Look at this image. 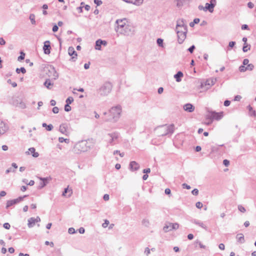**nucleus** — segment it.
<instances>
[{
    "mask_svg": "<svg viewBox=\"0 0 256 256\" xmlns=\"http://www.w3.org/2000/svg\"><path fill=\"white\" fill-rule=\"evenodd\" d=\"M59 131L63 134L65 136H68L69 132L68 130V127L66 124H62L60 126Z\"/></svg>",
    "mask_w": 256,
    "mask_h": 256,
    "instance_id": "14",
    "label": "nucleus"
},
{
    "mask_svg": "<svg viewBox=\"0 0 256 256\" xmlns=\"http://www.w3.org/2000/svg\"><path fill=\"white\" fill-rule=\"evenodd\" d=\"M7 82L9 84H11L13 88H15L17 86V84L16 82H12L10 79H8L7 80Z\"/></svg>",
    "mask_w": 256,
    "mask_h": 256,
    "instance_id": "44",
    "label": "nucleus"
},
{
    "mask_svg": "<svg viewBox=\"0 0 256 256\" xmlns=\"http://www.w3.org/2000/svg\"><path fill=\"white\" fill-rule=\"evenodd\" d=\"M64 110H65V111H66L67 112L70 111L71 107L70 106V104H66L65 105V106H64Z\"/></svg>",
    "mask_w": 256,
    "mask_h": 256,
    "instance_id": "48",
    "label": "nucleus"
},
{
    "mask_svg": "<svg viewBox=\"0 0 256 256\" xmlns=\"http://www.w3.org/2000/svg\"><path fill=\"white\" fill-rule=\"evenodd\" d=\"M44 86L48 89H51L54 86V83H52L50 79H47L44 82Z\"/></svg>",
    "mask_w": 256,
    "mask_h": 256,
    "instance_id": "27",
    "label": "nucleus"
},
{
    "mask_svg": "<svg viewBox=\"0 0 256 256\" xmlns=\"http://www.w3.org/2000/svg\"><path fill=\"white\" fill-rule=\"evenodd\" d=\"M180 31V32H188L187 27H182L180 28H176V32Z\"/></svg>",
    "mask_w": 256,
    "mask_h": 256,
    "instance_id": "37",
    "label": "nucleus"
},
{
    "mask_svg": "<svg viewBox=\"0 0 256 256\" xmlns=\"http://www.w3.org/2000/svg\"><path fill=\"white\" fill-rule=\"evenodd\" d=\"M239 70L240 72H244L246 70V68L245 66H241L239 68Z\"/></svg>",
    "mask_w": 256,
    "mask_h": 256,
    "instance_id": "47",
    "label": "nucleus"
},
{
    "mask_svg": "<svg viewBox=\"0 0 256 256\" xmlns=\"http://www.w3.org/2000/svg\"><path fill=\"white\" fill-rule=\"evenodd\" d=\"M29 18L32 24L34 25L36 24V22L35 20V15L33 14H31L30 15Z\"/></svg>",
    "mask_w": 256,
    "mask_h": 256,
    "instance_id": "30",
    "label": "nucleus"
},
{
    "mask_svg": "<svg viewBox=\"0 0 256 256\" xmlns=\"http://www.w3.org/2000/svg\"><path fill=\"white\" fill-rule=\"evenodd\" d=\"M236 238L238 240V241L240 243L243 244L244 242V236L243 234H238L236 235Z\"/></svg>",
    "mask_w": 256,
    "mask_h": 256,
    "instance_id": "28",
    "label": "nucleus"
},
{
    "mask_svg": "<svg viewBox=\"0 0 256 256\" xmlns=\"http://www.w3.org/2000/svg\"><path fill=\"white\" fill-rule=\"evenodd\" d=\"M238 210L242 212H245L246 211V208L242 205L238 206Z\"/></svg>",
    "mask_w": 256,
    "mask_h": 256,
    "instance_id": "43",
    "label": "nucleus"
},
{
    "mask_svg": "<svg viewBox=\"0 0 256 256\" xmlns=\"http://www.w3.org/2000/svg\"><path fill=\"white\" fill-rule=\"evenodd\" d=\"M40 179L42 181L40 184V188H42L46 185L48 182L52 180V178L50 177L40 178Z\"/></svg>",
    "mask_w": 256,
    "mask_h": 256,
    "instance_id": "20",
    "label": "nucleus"
},
{
    "mask_svg": "<svg viewBox=\"0 0 256 256\" xmlns=\"http://www.w3.org/2000/svg\"><path fill=\"white\" fill-rule=\"evenodd\" d=\"M208 116H210L211 119L220 120L223 117V112H210Z\"/></svg>",
    "mask_w": 256,
    "mask_h": 256,
    "instance_id": "10",
    "label": "nucleus"
},
{
    "mask_svg": "<svg viewBox=\"0 0 256 256\" xmlns=\"http://www.w3.org/2000/svg\"><path fill=\"white\" fill-rule=\"evenodd\" d=\"M94 2L97 6H100V4H102V2L100 0H94Z\"/></svg>",
    "mask_w": 256,
    "mask_h": 256,
    "instance_id": "55",
    "label": "nucleus"
},
{
    "mask_svg": "<svg viewBox=\"0 0 256 256\" xmlns=\"http://www.w3.org/2000/svg\"><path fill=\"white\" fill-rule=\"evenodd\" d=\"M218 248L221 250H224L225 248V246L223 244H220L218 246Z\"/></svg>",
    "mask_w": 256,
    "mask_h": 256,
    "instance_id": "63",
    "label": "nucleus"
},
{
    "mask_svg": "<svg viewBox=\"0 0 256 256\" xmlns=\"http://www.w3.org/2000/svg\"><path fill=\"white\" fill-rule=\"evenodd\" d=\"M85 232V230H84V228L82 227H81L79 229H78V232L80 233V234H84Z\"/></svg>",
    "mask_w": 256,
    "mask_h": 256,
    "instance_id": "64",
    "label": "nucleus"
},
{
    "mask_svg": "<svg viewBox=\"0 0 256 256\" xmlns=\"http://www.w3.org/2000/svg\"><path fill=\"white\" fill-rule=\"evenodd\" d=\"M158 44L161 47H164L163 40L160 38L157 39L156 40Z\"/></svg>",
    "mask_w": 256,
    "mask_h": 256,
    "instance_id": "38",
    "label": "nucleus"
},
{
    "mask_svg": "<svg viewBox=\"0 0 256 256\" xmlns=\"http://www.w3.org/2000/svg\"><path fill=\"white\" fill-rule=\"evenodd\" d=\"M248 114L250 115V116L256 117V113L255 110H253L252 108L250 105H249L248 106Z\"/></svg>",
    "mask_w": 256,
    "mask_h": 256,
    "instance_id": "26",
    "label": "nucleus"
},
{
    "mask_svg": "<svg viewBox=\"0 0 256 256\" xmlns=\"http://www.w3.org/2000/svg\"><path fill=\"white\" fill-rule=\"evenodd\" d=\"M102 42V40L99 39L98 40H97L96 42V46H95V48L97 50H101V45H102V44H101Z\"/></svg>",
    "mask_w": 256,
    "mask_h": 256,
    "instance_id": "29",
    "label": "nucleus"
},
{
    "mask_svg": "<svg viewBox=\"0 0 256 256\" xmlns=\"http://www.w3.org/2000/svg\"><path fill=\"white\" fill-rule=\"evenodd\" d=\"M142 224L146 227H148L150 225V221L148 219L144 218L142 220Z\"/></svg>",
    "mask_w": 256,
    "mask_h": 256,
    "instance_id": "33",
    "label": "nucleus"
},
{
    "mask_svg": "<svg viewBox=\"0 0 256 256\" xmlns=\"http://www.w3.org/2000/svg\"><path fill=\"white\" fill-rule=\"evenodd\" d=\"M110 222L108 220H104V222L102 224V226L103 228H106L108 226Z\"/></svg>",
    "mask_w": 256,
    "mask_h": 256,
    "instance_id": "46",
    "label": "nucleus"
},
{
    "mask_svg": "<svg viewBox=\"0 0 256 256\" xmlns=\"http://www.w3.org/2000/svg\"><path fill=\"white\" fill-rule=\"evenodd\" d=\"M182 186L183 188H186L188 190H190V186L186 184H185V183L183 184H182Z\"/></svg>",
    "mask_w": 256,
    "mask_h": 256,
    "instance_id": "58",
    "label": "nucleus"
},
{
    "mask_svg": "<svg viewBox=\"0 0 256 256\" xmlns=\"http://www.w3.org/2000/svg\"><path fill=\"white\" fill-rule=\"evenodd\" d=\"M74 102V98L72 96H69L66 100V102L67 104H71Z\"/></svg>",
    "mask_w": 256,
    "mask_h": 256,
    "instance_id": "40",
    "label": "nucleus"
},
{
    "mask_svg": "<svg viewBox=\"0 0 256 256\" xmlns=\"http://www.w3.org/2000/svg\"><path fill=\"white\" fill-rule=\"evenodd\" d=\"M248 6L250 8H254V4L252 2H248Z\"/></svg>",
    "mask_w": 256,
    "mask_h": 256,
    "instance_id": "61",
    "label": "nucleus"
},
{
    "mask_svg": "<svg viewBox=\"0 0 256 256\" xmlns=\"http://www.w3.org/2000/svg\"><path fill=\"white\" fill-rule=\"evenodd\" d=\"M115 30L118 35L129 36L134 34V30L126 18L118 19L116 21Z\"/></svg>",
    "mask_w": 256,
    "mask_h": 256,
    "instance_id": "1",
    "label": "nucleus"
},
{
    "mask_svg": "<svg viewBox=\"0 0 256 256\" xmlns=\"http://www.w3.org/2000/svg\"><path fill=\"white\" fill-rule=\"evenodd\" d=\"M192 193L194 196H197L198 194V190L196 188H195L192 190Z\"/></svg>",
    "mask_w": 256,
    "mask_h": 256,
    "instance_id": "51",
    "label": "nucleus"
},
{
    "mask_svg": "<svg viewBox=\"0 0 256 256\" xmlns=\"http://www.w3.org/2000/svg\"><path fill=\"white\" fill-rule=\"evenodd\" d=\"M188 32H180L178 31L176 32L178 36V40L179 44H182L186 38V36Z\"/></svg>",
    "mask_w": 256,
    "mask_h": 256,
    "instance_id": "13",
    "label": "nucleus"
},
{
    "mask_svg": "<svg viewBox=\"0 0 256 256\" xmlns=\"http://www.w3.org/2000/svg\"><path fill=\"white\" fill-rule=\"evenodd\" d=\"M51 46L50 45V42L49 40H46L44 42V45L43 46V50L44 53L46 54H48L50 52Z\"/></svg>",
    "mask_w": 256,
    "mask_h": 256,
    "instance_id": "16",
    "label": "nucleus"
},
{
    "mask_svg": "<svg viewBox=\"0 0 256 256\" xmlns=\"http://www.w3.org/2000/svg\"><path fill=\"white\" fill-rule=\"evenodd\" d=\"M174 124H172L158 127L156 129V132L159 136H164L168 134H172L174 132Z\"/></svg>",
    "mask_w": 256,
    "mask_h": 256,
    "instance_id": "3",
    "label": "nucleus"
},
{
    "mask_svg": "<svg viewBox=\"0 0 256 256\" xmlns=\"http://www.w3.org/2000/svg\"><path fill=\"white\" fill-rule=\"evenodd\" d=\"M194 48H195V46L194 45H193V46H191L190 48H188V50L190 53H192Z\"/></svg>",
    "mask_w": 256,
    "mask_h": 256,
    "instance_id": "57",
    "label": "nucleus"
},
{
    "mask_svg": "<svg viewBox=\"0 0 256 256\" xmlns=\"http://www.w3.org/2000/svg\"><path fill=\"white\" fill-rule=\"evenodd\" d=\"M28 154H31L34 158H38L39 154L38 152H36V150L34 148H30L28 149V152H26Z\"/></svg>",
    "mask_w": 256,
    "mask_h": 256,
    "instance_id": "23",
    "label": "nucleus"
},
{
    "mask_svg": "<svg viewBox=\"0 0 256 256\" xmlns=\"http://www.w3.org/2000/svg\"><path fill=\"white\" fill-rule=\"evenodd\" d=\"M182 27H187L186 22L184 19L180 18L176 21V28H180Z\"/></svg>",
    "mask_w": 256,
    "mask_h": 256,
    "instance_id": "17",
    "label": "nucleus"
},
{
    "mask_svg": "<svg viewBox=\"0 0 256 256\" xmlns=\"http://www.w3.org/2000/svg\"><path fill=\"white\" fill-rule=\"evenodd\" d=\"M202 204L201 202H198L196 203V206L198 208H201L202 207Z\"/></svg>",
    "mask_w": 256,
    "mask_h": 256,
    "instance_id": "50",
    "label": "nucleus"
},
{
    "mask_svg": "<svg viewBox=\"0 0 256 256\" xmlns=\"http://www.w3.org/2000/svg\"><path fill=\"white\" fill-rule=\"evenodd\" d=\"M4 227L6 228V229H7V230H8L10 229V224L8 223V222H6L4 224Z\"/></svg>",
    "mask_w": 256,
    "mask_h": 256,
    "instance_id": "53",
    "label": "nucleus"
},
{
    "mask_svg": "<svg viewBox=\"0 0 256 256\" xmlns=\"http://www.w3.org/2000/svg\"><path fill=\"white\" fill-rule=\"evenodd\" d=\"M184 110L188 112H192L194 111V107L191 104H186L183 106Z\"/></svg>",
    "mask_w": 256,
    "mask_h": 256,
    "instance_id": "19",
    "label": "nucleus"
},
{
    "mask_svg": "<svg viewBox=\"0 0 256 256\" xmlns=\"http://www.w3.org/2000/svg\"><path fill=\"white\" fill-rule=\"evenodd\" d=\"M6 44V42L2 38H0V45H4Z\"/></svg>",
    "mask_w": 256,
    "mask_h": 256,
    "instance_id": "60",
    "label": "nucleus"
},
{
    "mask_svg": "<svg viewBox=\"0 0 256 256\" xmlns=\"http://www.w3.org/2000/svg\"><path fill=\"white\" fill-rule=\"evenodd\" d=\"M248 62L249 60L247 58H245L242 64L244 66H248L249 64Z\"/></svg>",
    "mask_w": 256,
    "mask_h": 256,
    "instance_id": "52",
    "label": "nucleus"
},
{
    "mask_svg": "<svg viewBox=\"0 0 256 256\" xmlns=\"http://www.w3.org/2000/svg\"><path fill=\"white\" fill-rule=\"evenodd\" d=\"M110 117L106 120V121L116 122L120 116L122 108L120 106L112 107L110 110Z\"/></svg>",
    "mask_w": 256,
    "mask_h": 256,
    "instance_id": "2",
    "label": "nucleus"
},
{
    "mask_svg": "<svg viewBox=\"0 0 256 256\" xmlns=\"http://www.w3.org/2000/svg\"><path fill=\"white\" fill-rule=\"evenodd\" d=\"M70 192V194H68V197H70V196H71L72 194V190H68V188H66L64 189V192H62V195L63 196H66V194L67 192Z\"/></svg>",
    "mask_w": 256,
    "mask_h": 256,
    "instance_id": "31",
    "label": "nucleus"
},
{
    "mask_svg": "<svg viewBox=\"0 0 256 256\" xmlns=\"http://www.w3.org/2000/svg\"><path fill=\"white\" fill-rule=\"evenodd\" d=\"M216 4V0H210V4L206 3V6H204V9L206 10V12L208 11L210 12H214V6Z\"/></svg>",
    "mask_w": 256,
    "mask_h": 256,
    "instance_id": "8",
    "label": "nucleus"
},
{
    "mask_svg": "<svg viewBox=\"0 0 256 256\" xmlns=\"http://www.w3.org/2000/svg\"><path fill=\"white\" fill-rule=\"evenodd\" d=\"M112 88V85L110 82H105L98 90L100 96H106L110 93Z\"/></svg>",
    "mask_w": 256,
    "mask_h": 256,
    "instance_id": "6",
    "label": "nucleus"
},
{
    "mask_svg": "<svg viewBox=\"0 0 256 256\" xmlns=\"http://www.w3.org/2000/svg\"><path fill=\"white\" fill-rule=\"evenodd\" d=\"M16 72L18 74H20V72H22V74H25L26 72V70L24 68H17L16 69Z\"/></svg>",
    "mask_w": 256,
    "mask_h": 256,
    "instance_id": "36",
    "label": "nucleus"
},
{
    "mask_svg": "<svg viewBox=\"0 0 256 256\" xmlns=\"http://www.w3.org/2000/svg\"><path fill=\"white\" fill-rule=\"evenodd\" d=\"M178 228L179 224L178 223H168L164 226L163 230L165 232H167L173 230H177Z\"/></svg>",
    "mask_w": 256,
    "mask_h": 256,
    "instance_id": "7",
    "label": "nucleus"
},
{
    "mask_svg": "<svg viewBox=\"0 0 256 256\" xmlns=\"http://www.w3.org/2000/svg\"><path fill=\"white\" fill-rule=\"evenodd\" d=\"M130 168L132 171L138 170L140 168V165L135 161H132L130 164Z\"/></svg>",
    "mask_w": 256,
    "mask_h": 256,
    "instance_id": "18",
    "label": "nucleus"
},
{
    "mask_svg": "<svg viewBox=\"0 0 256 256\" xmlns=\"http://www.w3.org/2000/svg\"><path fill=\"white\" fill-rule=\"evenodd\" d=\"M8 130V125L0 120V136L5 134Z\"/></svg>",
    "mask_w": 256,
    "mask_h": 256,
    "instance_id": "11",
    "label": "nucleus"
},
{
    "mask_svg": "<svg viewBox=\"0 0 256 256\" xmlns=\"http://www.w3.org/2000/svg\"><path fill=\"white\" fill-rule=\"evenodd\" d=\"M59 112V109L58 107H54L53 108H52V112L54 113V114H58Z\"/></svg>",
    "mask_w": 256,
    "mask_h": 256,
    "instance_id": "54",
    "label": "nucleus"
},
{
    "mask_svg": "<svg viewBox=\"0 0 256 256\" xmlns=\"http://www.w3.org/2000/svg\"><path fill=\"white\" fill-rule=\"evenodd\" d=\"M196 242L198 244V245L200 248H206V246L203 245L198 240Z\"/></svg>",
    "mask_w": 256,
    "mask_h": 256,
    "instance_id": "59",
    "label": "nucleus"
},
{
    "mask_svg": "<svg viewBox=\"0 0 256 256\" xmlns=\"http://www.w3.org/2000/svg\"><path fill=\"white\" fill-rule=\"evenodd\" d=\"M48 74L49 77L54 80L57 79L58 77V73L56 72V69L53 66H50Z\"/></svg>",
    "mask_w": 256,
    "mask_h": 256,
    "instance_id": "9",
    "label": "nucleus"
},
{
    "mask_svg": "<svg viewBox=\"0 0 256 256\" xmlns=\"http://www.w3.org/2000/svg\"><path fill=\"white\" fill-rule=\"evenodd\" d=\"M236 42H230L228 44V46L230 48H233L235 45Z\"/></svg>",
    "mask_w": 256,
    "mask_h": 256,
    "instance_id": "62",
    "label": "nucleus"
},
{
    "mask_svg": "<svg viewBox=\"0 0 256 256\" xmlns=\"http://www.w3.org/2000/svg\"><path fill=\"white\" fill-rule=\"evenodd\" d=\"M192 222L194 224H196L203 229L205 230H208L207 226L202 222H200V220H192Z\"/></svg>",
    "mask_w": 256,
    "mask_h": 256,
    "instance_id": "21",
    "label": "nucleus"
},
{
    "mask_svg": "<svg viewBox=\"0 0 256 256\" xmlns=\"http://www.w3.org/2000/svg\"><path fill=\"white\" fill-rule=\"evenodd\" d=\"M16 106L21 108H26L25 103L22 101H20L19 103H18Z\"/></svg>",
    "mask_w": 256,
    "mask_h": 256,
    "instance_id": "35",
    "label": "nucleus"
},
{
    "mask_svg": "<svg viewBox=\"0 0 256 256\" xmlns=\"http://www.w3.org/2000/svg\"><path fill=\"white\" fill-rule=\"evenodd\" d=\"M246 70H252L254 68V66L252 64H248L246 66Z\"/></svg>",
    "mask_w": 256,
    "mask_h": 256,
    "instance_id": "45",
    "label": "nucleus"
},
{
    "mask_svg": "<svg viewBox=\"0 0 256 256\" xmlns=\"http://www.w3.org/2000/svg\"><path fill=\"white\" fill-rule=\"evenodd\" d=\"M68 232L70 234H74L76 232V230L74 228H68Z\"/></svg>",
    "mask_w": 256,
    "mask_h": 256,
    "instance_id": "49",
    "label": "nucleus"
},
{
    "mask_svg": "<svg viewBox=\"0 0 256 256\" xmlns=\"http://www.w3.org/2000/svg\"><path fill=\"white\" fill-rule=\"evenodd\" d=\"M68 54L72 56L71 60L73 62H75L77 59V53L75 51L74 48L72 46H70L68 49Z\"/></svg>",
    "mask_w": 256,
    "mask_h": 256,
    "instance_id": "15",
    "label": "nucleus"
},
{
    "mask_svg": "<svg viewBox=\"0 0 256 256\" xmlns=\"http://www.w3.org/2000/svg\"><path fill=\"white\" fill-rule=\"evenodd\" d=\"M88 142L86 141H82L76 144L74 148V152L76 154H80L82 152H85L90 149V146H88Z\"/></svg>",
    "mask_w": 256,
    "mask_h": 256,
    "instance_id": "4",
    "label": "nucleus"
},
{
    "mask_svg": "<svg viewBox=\"0 0 256 256\" xmlns=\"http://www.w3.org/2000/svg\"><path fill=\"white\" fill-rule=\"evenodd\" d=\"M183 74L182 72H177V74H176L174 76V78H176V81L177 82H180L181 81V78H182L183 76Z\"/></svg>",
    "mask_w": 256,
    "mask_h": 256,
    "instance_id": "25",
    "label": "nucleus"
},
{
    "mask_svg": "<svg viewBox=\"0 0 256 256\" xmlns=\"http://www.w3.org/2000/svg\"><path fill=\"white\" fill-rule=\"evenodd\" d=\"M36 222L35 220V218H29L28 220V227L30 228L33 227L34 226V225L35 224Z\"/></svg>",
    "mask_w": 256,
    "mask_h": 256,
    "instance_id": "24",
    "label": "nucleus"
},
{
    "mask_svg": "<svg viewBox=\"0 0 256 256\" xmlns=\"http://www.w3.org/2000/svg\"><path fill=\"white\" fill-rule=\"evenodd\" d=\"M214 82L212 80H208L206 81V82H204V84L205 86H206V85H208L209 86H212L214 84Z\"/></svg>",
    "mask_w": 256,
    "mask_h": 256,
    "instance_id": "39",
    "label": "nucleus"
},
{
    "mask_svg": "<svg viewBox=\"0 0 256 256\" xmlns=\"http://www.w3.org/2000/svg\"><path fill=\"white\" fill-rule=\"evenodd\" d=\"M123 0L126 2H128V3H132L136 6H140L143 3L144 0Z\"/></svg>",
    "mask_w": 256,
    "mask_h": 256,
    "instance_id": "22",
    "label": "nucleus"
},
{
    "mask_svg": "<svg viewBox=\"0 0 256 256\" xmlns=\"http://www.w3.org/2000/svg\"><path fill=\"white\" fill-rule=\"evenodd\" d=\"M25 54L23 52H20V55L18 57V60L21 61L24 58Z\"/></svg>",
    "mask_w": 256,
    "mask_h": 256,
    "instance_id": "41",
    "label": "nucleus"
},
{
    "mask_svg": "<svg viewBox=\"0 0 256 256\" xmlns=\"http://www.w3.org/2000/svg\"><path fill=\"white\" fill-rule=\"evenodd\" d=\"M26 196H20L16 199L8 200L6 203V208H8L13 204L20 202L23 200L24 198Z\"/></svg>",
    "mask_w": 256,
    "mask_h": 256,
    "instance_id": "12",
    "label": "nucleus"
},
{
    "mask_svg": "<svg viewBox=\"0 0 256 256\" xmlns=\"http://www.w3.org/2000/svg\"><path fill=\"white\" fill-rule=\"evenodd\" d=\"M58 141L60 142H61V143L64 142L66 144H68L70 142V140L68 139V138H64L62 137H60L58 138Z\"/></svg>",
    "mask_w": 256,
    "mask_h": 256,
    "instance_id": "34",
    "label": "nucleus"
},
{
    "mask_svg": "<svg viewBox=\"0 0 256 256\" xmlns=\"http://www.w3.org/2000/svg\"><path fill=\"white\" fill-rule=\"evenodd\" d=\"M43 127H46V128L47 130L50 131L52 130L54 126L52 124H50L47 125L46 123H43L42 124Z\"/></svg>",
    "mask_w": 256,
    "mask_h": 256,
    "instance_id": "32",
    "label": "nucleus"
},
{
    "mask_svg": "<svg viewBox=\"0 0 256 256\" xmlns=\"http://www.w3.org/2000/svg\"><path fill=\"white\" fill-rule=\"evenodd\" d=\"M250 49V46H248V44H244V45L243 46L242 50L244 52H246L248 50Z\"/></svg>",
    "mask_w": 256,
    "mask_h": 256,
    "instance_id": "42",
    "label": "nucleus"
},
{
    "mask_svg": "<svg viewBox=\"0 0 256 256\" xmlns=\"http://www.w3.org/2000/svg\"><path fill=\"white\" fill-rule=\"evenodd\" d=\"M223 164L226 166H228V165L230 164V162L229 160H224L223 161Z\"/></svg>",
    "mask_w": 256,
    "mask_h": 256,
    "instance_id": "56",
    "label": "nucleus"
},
{
    "mask_svg": "<svg viewBox=\"0 0 256 256\" xmlns=\"http://www.w3.org/2000/svg\"><path fill=\"white\" fill-rule=\"evenodd\" d=\"M120 134L117 132L109 133L106 136V140L111 146L115 144Z\"/></svg>",
    "mask_w": 256,
    "mask_h": 256,
    "instance_id": "5",
    "label": "nucleus"
}]
</instances>
